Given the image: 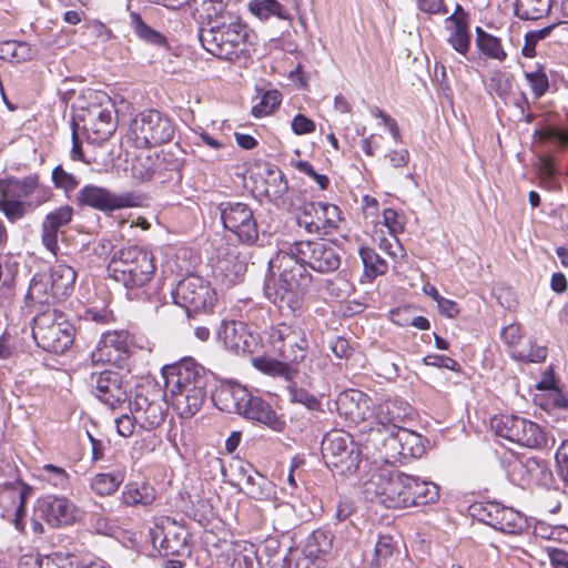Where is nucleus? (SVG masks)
I'll return each mask as SVG.
<instances>
[{"instance_id": "1", "label": "nucleus", "mask_w": 568, "mask_h": 568, "mask_svg": "<svg viewBox=\"0 0 568 568\" xmlns=\"http://www.w3.org/2000/svg\"><path fill=\"white\" fill-rule=\"evenodd\" d=\"M268 264L278 272V281L265 286V296L282 313L295 315L303 308L305 290L312 281L307 267L321 274L333 273L341 266V255L333 243L323 240L295 241L283 244Z\"/></svg>"}, {"instance_id": "2", "label": "nucleus", "mask_w": 568, "mask_h": 568, "mask_svg": "<svg viewBox=\"0 0 568 568\" xmlns=\"http://www.w3.org/2000/svg\"><path fill=\"white\" fill-rule=\"evenodd\" d=\"M200 41L212 55L240 64L256 51V34L239 14H224L223 20L202 28Z\"/></svg>"}, {"instance_id": "3", "label": "nucleus", "mask_w": 568, "mask_h": 568, "mask_svg": "<svg viewBox=\"0 0 568 568\" xmlns=\"http://www.w3.org/2000/svg\"><path fill=\"white\" fill-rule=\"evenodd\" d=\"M108 272L111 278L124 286L129 300L144 301L148 298L145 287L155 272L154 258L144 247H122L113 253Z\"/></svg>"}, {"instance_id": "4", "label": "nucleus", "mask_w": 568, "mask_h": 568, "mask_svg": "<svg viewBox=\"0 0 568 568\" xmlns=\"http://www.w3.org/2000/svg\"><path fill=\"white\" fill-rule=\"evenodd\" d=\"M0 195L4 197L3 215L10 223H16L49 202L53 192L41 183L39 174L33 173L0 179Z\"/></svg>"}, {"instance_id": "5", "label": "nucleus", "mask_w": 568, "mask_h": 568, "mask_svg": "<svg viewBox=\"0 0 568 568\" xmlns=\"http://www.w3.org/2000/svg\"><path fill=\"white\" fill-rule=\"evenodd\" d=\"M74 331L63 314L47 308L32 322V337L38 347L57 355L64 354L73 344Z\"/></svg>"}, {"instance_id": "6", "label": "nucleus", "mask_w": 568, "mask_h": 568, "mask_svg": "<svg viewBox=\"0 0 568 568\" xmlns=\"http://www.w3.org/2000/svg\"><path fill=\"white\" fill-rule=\"evenodd\" d=\"M130 131L139 148H153L173 139L175 124L168 114L150 109L135 115Z\"/></svg>"}, {"instance_id": "7", "label": "nucleus", "mask_w": 568, "mask_h": 568, "mask_svg": "<svg viewBox=\"0 0 568 568\" xmlns=\"http://www.w3.org/2000/svg\"><path fill=\"white\" fill-rule=\"evenodd\" d=\"M365 496L372 503L386 508H407L406 474L379 471L371 476L364 487Z\"/></svg>"}, {"instance_id": "8", "label": "nucleus", "mask_w": 568, "mask_h": 568, "mask_svg": "<svg viewBox=\"0 0 568 568\" xmlns=\"http://www.w3.org/2000/svg\"><path fill=\"white\" fill-rule=\"evenodd\" d=\"M73 201L78 206H89L103 213L141 206L144 196L138 192L114 193L109 189L87 184L75 194Z\"/></svg>"}, {"instance_id": "9", "label": "nucleus", "mask_w": 568, "mask_h": 568, "mask_svg": "<svg viewBox=\"0 0 568 568\" xmlns=\"http://www.w3.org/2000/svg\"><path fill=\"white\" fill-rule=\"evenodd\" d=\"M470 513L477 520L509 535H523L530 527L525 515L496 501L475 504L470 507Z\"/></svg>"}, {"instance_id": "10", "label": "nucleus", "mask_w": 568, "mask_h": 568, "mask_svg": "<svg viewBox=\"0 0 568 568\" xmlns=\"http://www.w3.org/2000/svg\"><path fill=\"white\" fill-rule=\"evenodd\" d=\"M322 454L327 466L337 468L341 473H355L361 463L358 445L344 430H332L324 436Z\"/></svg>"}, {"instance_id": "11", "label": "nucleus", "mask_w": 568, "mask_h": 568, "mask_svg": "<svg viewBox=\"0 0 568 568\" xmlns=\"http://www.w3.org/2000/svg\"><path fill=\"white\" fill-rule=\"evenodd\" d=\"M225 230L233 233L237 241L253 245L258 240V225L251 206L240 201H224L217 205Z\"/></svg>"}, {"instance_id": "12", "label": "nucleus", "mask_w": 568, "mask_h": 568, "mask_svg": "<svg viewBox=\"0 0 568 568\" xmlns=\"http://www.w3.org/2000/svg\"><path fill=\"white\" fill-rule=\"evenodd\" d=\"M491 428L499 437L521 446L538 448L547 443L544 430L536 423L516 415H498L491 418Z\"/></svg>"}, {"instance_id": "13", "label": "nucleus", "mask_w": 568, "mask_h": 568, "mask_svg": "<svg viewBox=\"0 0 568 568\" xmlns=\"http://www.w3.org/2000/svg\"><path fill=\"white\" fill-rule=\"evenodd\" d=\"M343 221L341 209L325 202L304 203L297 214L296 223L308 234L331 235L336 232Z\"/></svg>"}, {"instance_id": "14", "label": "nucleus", "mask_w": 568, "mask_h": 568, "mask_svg": "<svg viewBox=\"0 0 568 568\" xmlns=\"http://www.w3.org/2000/svg\"><path fill=\"white\" fill-rule=\"evenodd\" d=\"M176 305L185 308L186 313L211 310L216 300V293L203 277L190 274L181 280L172 291Z\"/></svg>"}, {"instance_id": "15", "label": "nucleus", "mask_w": 568, "mask_h": 568, "mask_svg": "<svg viewBox=\"0 0 568 568\" xmlns=\"http://www.w3.org/2000/svg\"><path fill=\"white\" fill-rule=\"evenodd\" d=\"M34 513L52 528L71 526L82 517L81 509L72 500L58 495L40 498Z\"/></svg>"}, {"instance_id": "16", "label": "nucleus", "mask_w": 568, "mask_h": 568, "mask_svg": "<svg viewBox=\"0 0 568 568\" xmlns=\"http://www.w3.org/2000/svg\"><path fill=\"white\" fill-rule=\"evenodd\" d=\"M413 415L414 409L402 398L394 397L381 402L374 412V419L378 427L369 429L367 442L375 444L378 439L377 437L382 435V432L403 428L402 424L410 419Z\"/></svg>"}, {"instance_id": "17", "label": "nucleus", "mask_w": 568, "mask_h": 568, "mask_svg": "<svg viewBox=\"0 0 568 568\" xmlns=\"http://www.w3.org/2000/svg\"><path fill=\"white\" fill-rule=\"evenodd\" d=\"M30 494L31 488L21 480L0 484V515L19 531H23L26 526V501Z\"/></svg>"}, {"instance_id": "18", "label": "nucleus", "mask_w": 568, "mask_h": 568, "mask_svg": "<svg viewBox=\"0 0 568 568\" xmlns=\"http://www.w3.org/2000/svg\"><path fill=\"white\" fill-rule=\"evenodd\" d=\"M91 393L111 409L121 407L128 400V392L119 373L103 371L92 373L88 379Z\"/></svg>"}, {"instance_id": "19", "label": "nucleus", "mask_w": 568, "mask_h": 568, "mask_svg": "<svg viewBox=\"0 0 568 568\" xmlns=\"http://www.w3.org/2000/svg\"><path fill=\"white\" fill-rule=\"evenodd\" d=\"M165 389L180 390L181 387L197 383V379L209 382V372L192 357H184L176 363L162 368Z\"/></svg>"}, {"instance_id": "20", "label": "nucleus", "mask_w": 568, "mask_h": 568, "mask_svg": "<svg viewBox=\"0 0 568 568\" xmlns=\"http://www.w3.org/2000/svg\"><path fill=\"white\" fill-rule=\"evenodd\" d=\"M83 130L91 143L106 141L116 129L113 105H92L82 115Z\"/></svg>"}, {"instance_id": "21", "label": "nucleus", "mask_w": 568, "mask_h": 568, "mask_svg": "<svg viewBox=\"0 0 568 568\" xmlns=\"http://www.w3.org/2000/svg\"><path fill=\"white\" fill-rule=\"evenodd\" d=\"M207 384L209 382L204 379H197V384L181 387L180 390L166 389V394L178 415L182 418H190L200 410L206 398Z\"/></svg>"}, {"instance_id": "22", "label": "nucleus", "mask_w": 568, "mask_h": 568, "mask_svg": "<svg viewBox=\"0 0 568 568\" xmlns=\"http://www.w3.org/2000/svg\"><path fill=\"white\" fill-rule=\"evenodd\" d=\"M149 536L160 556H184L189 552L183 531H176L173 527L166 529L155 524L150 528Z\"/></svg>"}, {"instance_id": "23", "label": "nucleus", "mask_w": 568, "mask_h": 568, "mask_svg": "<svg viewBox=\"0 0 568 568\" xmlns=\"http://www.w3.org/2000/svg\"><path fill=\"white\" fill-rule=\"evenodd\" d=\"M372 399L358 389L342 392L336 399V408L341 416L351 423H361L371 412Z\"/></svg>"}, {"instance_id": "24", "label": "nucleus", "mask_w": 568, "mask_h": 568, "mask_svg": "<svg viewBox=\"0 0 568 568\" xmlns=\"http://www.w3.org/2000/svg\"><path fill=\"white\" fill-rule=\"evenodd\" d=\"M239 415L263 424L276 432L283 430L285 426V422L278 418L267 402L261 397L253 396L250 392H247V396L244 398Z\"/></svg>"}, {"instance_id": "25", "label": "nucleus", "mask_w": 568, "mask_h": 568, "mask_svg": "<svg viewBox=\"0 0 568 568\" xmlns=\"http://www.w3.org/2000/svg\"><path fill=\"white\" fill-rule=\"evenodd\" d=\"M73 216V209L70 205H62L48 213L41 226L42 244L54 255L59 250L58 233L61 227L68 225Z\"/></svg>"}, {"instance_id": "26", "label": "nucleus", "mask_w": 568, "mask_h": 568, "mask_svg": "<svg viewBox=\"0 0 568 568\" xmlns=\"http://www.w3.org/2000/svg\"><path fill=\"white\" fill-rule=\"evenodd\" d=\"M130 412L135 415L138 426L144 430H152L164 422V412L160 403L150 400L142 394H136L130 403Z\"/></svg>"}, {"instance_id": "27", "label": "nucleus", "mask_w": 568, "mask_h": 568, "mask_svg": "<svg viewBox=\"0 0 568 568\" xmlns=\"http://www.w3.org/2000/svg\"><path fill=\"white\" fill-rule=\"evenodd\" d=\"M407 507L434 504L439 498V487L420 477L406 474Z\"/></svg>"}, {"instance_id": "28", "label": "nucleus", "mask_w": 568, "mask_h": 568, "mask_svg": "<svg viewBox=\"0 0 568 568\" xmlns=\"http://www.w3.org/2000/svg\"><path fill=\"white\" fill-rule=\"evenodd\" d=\"M247 392L237 383H226L212 394V400L220 410L239 414Z\"/></svg>"}, {"instance_id": "29", "label": "nucleus", "mask_w": 568, "mask_h": 568, "mask_svg": "<svg viewBox=\"0 0 568 568\" xmlns=\"http://www.w3.org/2000/svg\"><path fill=\"white\" fill-rule=\"evenodd\" d=\"M156 499L155 488L145 481H129L124 485L120 504L124 507H149Z\"/></svg>"}, {"instance_id": "30", "label": "nucleus", "mask_w": 568, "mask_h": 568, "mask_svg": "<svg viewBox=\"0 0 568 568\" xmlns=\"http://www.w3.org/2000/svg\"><path fill=\"white\" fill-rule=\"evenodd\" d=\"M308 346L310 343L305 329L301 325L293 323L286 343L278 356L290 363L297 364L305 358Z\"/></svg>"}, {"instance_id": "31", "label": "nucleus", "mask_w": 568, "mask_h": 568, "mask_svg": "<svg viewBox=\"0 0 568 568\" xmlns=\"http://www.w3.org/2000/svg\"><path fill=\"white\" fill-rule=\"evenodd\" d=\"M48 277L57 300H64L73 292L77 273L70 265L58 262L51 267Z\"/></svg>"}, {"instance_id": "32", "label": "nucleus", "mask_w": 568, "mask_h": 568, "mask_svg": "<svg viewBox=\"0 0 568 568\" xmlns=\"http://www.w3.org/2000/svg\"><path fill=\"white\" fill-rule=\"evenodd\" d=\"M217 338L236 353L250 352V345L244 337V325L241 322L223 321L217 329Z\"/></svg>"}, {"instance_id": "33", "label": "nucleus", "mask_w": 568, "mask_h": 568, "mask_svg": "<svg viewBox=\"0 0 568 568\" xmlns=\"http://www.w3.org/2000/svg\"><path fill=\"white\" fill-rule=\"evenodd\" d=\"M49 280L50 278L45 273H37L33 275L26 294V302L28 306L36 304L50 305L57 300L50 287Z\"/></svg>"}, {"instance_id": "34", "label": "nucleus", "mask_w": 568, "mask_h": 568, "mask_svg": "<svg viewBox=\"0 0 568 568\" xmlns=\"http://www.w3.org/2000/svg\"><path fill=\"white\" fill-rule=\"evenodd\" d=\"M18 568H78L77 557L72 555H54L41 558L39 555H23Z\"/></svg>"}, {"instance_id": "35", "label": "nucleus", "mask_w": 568, "mask_h": 568, "mask_svg": "<svg viewBox=\"0 0 568 568\" xmlns=\"http://www.w3.org/2000/svg\"><path fill=\"white\" fill-rule=\"evenodd\" d=\"M125 479L123 468L114 469L110 473H99L90 479V489L100 497L113 495Z\"/></svg>"}, {"instance_id": "36", "label": "nucleus", "mask_w": 568, "mask_h": 568, "mask_svg": "<svg viewBox=\"0 0 568 568\" xmlns=\"http://www.w3.org/2000/svg\"><path fill=\"white\" fill-rule=\"evenodd\" d=\"M155 178L165 180H173L181 178V169L183 160L175 156L172 152H156L153 154Z\"/></svg>"}, {"instance_id": "37", "label": "nucleus", "mask_w": 568, "mask_h": 568, "mask_svg": "<svg viewBox=\"0 0 568 568\" xmlns=\"http://www.w3.org/2000/svg\"><path fill=\"white\" fill-rule=\"evenodd\" d=\"M476 47L478 50L489 59L505 61L507 53L501 45V40L488 32L483 28L476 27Z\"/></svg>"}, {"instance_id": "38", "label": "nucleus", "mask_w": 568, "mask_h": 568, "mask_svg": "<svg viewBox=\"0 0 568 568\" xmlns=\"http://www.w3.org/2000/svg\"><path fill=\"white\" fill-rule=\"evenodd\" d=\"M254 366L273 377H282L288 382V384L294 379L297 374V369L293 367L291 364L281 362L274 358L267 357H256L253 359Z\"/></svg>"}, {"instance_id": "39", "label": "nucleus", "mask_w": 568, "mask_h": 568, "mask_svg": "<svg viewBox=\"0 0 568 568\" xmlns=\"http://www.w3.org/2000/svg\"><path fill=\"white\" fill-rule=\"evenodd\" d=\"M130 26L134 34L141 40L155 47H166L168 39L165 36L148 26L140 13L130 12Z\"/></svg>"}, {"instance_id": "40", "label": "nucleus", "mask_w": 568, "mask_h": 568, "mask_svg": "<svg viewBox=\"0 0 568 568\" xmlns=\"http://www.w3.org/2000/svg\"><path fill=\"white\" fill-rule=\"evenodd\" d=\"M514 8L520 20H538L549 13L551 0H516Z\"/></svg>"}, {"instance_id": "41", "label": "nucleus", "mask_w": 568, "mask_h": 568, "mask_svg": "<svg viewBox=\"0 0 568 568\" xmlns=\"http://www.w3.org/2000/svg\"><path fill=\"white\" fill-rule=\"evenodd\" d=\"M37 50L24 41L7 40L0 42V59L10 62H23L31 60Z\"/></svg>"}, {"instance_id": "42", "label": "nucleus", "mask_w": 568, "mask_h": 568, "mask_svg": "<svg viewBox=\"0 0 568 568\" xmlns=\"http://www.w3.org/2000/svg\"><path fill=\"white\" fill-rule=\"evenodd\" d=\"M333 546V535L323 528L314 530L306 539L304 552L307 558L318 559L328 554Z\"/></svg>"}, {"instance_id": "43", "label": "nucleus", "mask_w": 568, "mask_h": 568, "mask_svg": "<svg viewBox=\"0 0 568 568\" xmlns=\"http://www.w3.org/2000/svg\"><path fill=\"white\" fill-rule=\"evenodd\" d=\"M399 442L403 445L402 456L405 460L409 458H420L426 452V439L418 433L408 428H398Z\"/></svg>"}, {"instance_id": "44", "label": "nucleus", "mask_w": 568, "mask_h": 568, "mask_svg": "<svg viewBox=\"0 0 568 568\" xmlns=\"http://www.w3.org/2000/svg\"><path fill=\"white\" fill-rule=\"evenodd\" d=\"M244 265L240 262L225 260L220 261L214 270V276L225 287L240 283L244 276Z\"/></svg>"}, {"instance_id": "45", "label": "nucleus", "mask_w": 568, "mask_h": 568, "mask_svg": "<svg viewBox=\"0 0 568 568\" xmlns=\"http://www.w3.org/2000/svg\"><path fill=\"white\" fill-rule=\"evenodd\" d=\"M227 559L230 560V568H260L261 566L253 544L233 548Z\"/></svg>"}, {"instance_id": "46", "label": "nucleus", "mask_w": 568, "mask_h": 568, "mask_svg": "<svg viewBox=\"0 0 568 568\" xmlns=\"http://www.w3.org/2000/svg\"><path fill=\"white\" fill-rule=\"evenodd\" d=\"M359 256L364 266V276L368 281H373L387 271L386 262L375 252V250L362 246L359 248Z\"/></svg>"}, {"instance_id": "47", "label": "nucleus", "mask_w": 568, "mask_h": 568, "mask_svg": "<svg viewBox=\"0 0 568 568\" xmlns=\"http://www.w3.org/2000/svg\"><path fill=\"white\" fill-rule=\"evenodd\" d=\"M449 24L450 28L447 42L456 52L466 55L470 48L471 38L469 32V22H458Z\"/></svg>"}, {"instance_id": "48", "label": "nucleus", "mask_w": 568, "mask_h": 568, "mask_svg": "<svg viewBox=\"0 0 568 568\" xmlns=\"http://www.w3.org/2000/svg\"><path fill=\"white\" fill-rule=\"evenodd\" d=\"M51 181L55 189L62 190L65 197L71 200V194L80 184V179L67 171L62 165H57L51 173Z\"/></svg>"}, {"instance_id": "49", "label": "nucleus", "mask_w": 568, "mask_h": 568, "mask_svg": "<svg viewBox=\"0 0 568 568\" xmlns=\"http://www.w3.org/2000/svg\"><path fill=\"white\" fill-rule=\"evenodd\" d=\"M385 433H387V436L381 438L382 435H379L377 437L378 439L375 443V445L379 440L382 442V445H383V447L385 449L386 462H388V463H403V462H405V457L402 456L403 445L399 442L398 429L397 430H386ZM372 444L374 445L373 442H372Z\"/></svg>"}, {"instance_id": "50", "label": "nucleus", "mask_w": 568, "mask_h": 568, "mask_svg": "<svg viewBox=\"0 0 568 568\" xmlns=\"http://www.w3.org/2000/svg\"><path fill=\"white\" fill-rule=\"evenodd\" d=\"M287 392L292 403L301 404L310 410L321 409L320 399L307 389L298 386L296 382L292 381L287 385Z\"/></svg>"}, {"instance_id": "51", "label": "nucleus", "mask_w": 568, "mask_h": 568, "mask_svg": "<svg viewBox=\"0 0 568 568\" xmlns=\"http://www.w3.org/2000/svg\"><path fill=\"white\" fill-rule=\"evenodd\" d=\"M287 191V182L281 171L268 172L265 179V195L270 201L277 203Z\"/></svg>"}, {"instance_id": "52", "label": "nucleus", "mask_w": 568, "mask_h": 568, "mask_svg": "<svg viewBox=\"0 0 568 568\" xmlns=\"http://www.w3.org/2000/svg\"><path fill=\"white\" fill-rule=\"evenodd\" d=\"M282 103V93L278 90H266L257 104L252 109L255 118H263L271 114Z\"/></svg>"}, {"instance_id": "53", "label": "nucleus", "mask_w": 568, "mask_h": 568, "mask_svg": "<svg viewBox=\"0 0 568 568\" xmlns=\"http://www.w3.org/2000/svg\"><path fill=\"white\" fill-rule=\"evenodd\" d=\"M250 10L262 20L271 16H276L281 19L286 18L283 6L276 0H253L250 2Z\"/></svg>"}, {"instance_id": "54", "label": "nucleus", "mask_w": 568, "mask_h": 568, "mask_svg": "<svg viewBox=\"0 0 568 568\" xmlns=\"http://www.w3.org/2000/svg\"><path fill=\"white\" fill-rule=\"evenodd\" d=\"M41 477L57 489H67L70 486V476L64 468L45 464L41 468Z\"/></svg>"}, {"instance_id": "55", "label": "nucleus", "mask_w": 568, "mask_h": 568, "mask_svg": "<svg viewBox=\"0 0 568 568\" xmlns=\"http://www.w3.org/2000/svg\"><path fill=\"white\" fill-rule=\"evenodd\" d=\"M293 323H278L277 325L271 326L266 332V342L271 347L272 352L280 355L282 347L286 343V338L291 331Z\"/></svg>"}, {"instance_id": "56", "label": "nucleus", "mask_w": 568, "mask_h": 568, "mask_svg": "<svg viewBox=\"0 0 568 568\" xmlns=\"http://www.w3.org/2000/svg\"><path fill=\"white\" fill-rule=\"evenodd\" d=\"M101 343L104 348H114L123 354H128L131 347L130 334L123 329L106 332L103 334Z\"/></svg>"}, {"instance_id": "57", "label": "nucleus", "mask_w": 568, "mask_h": 568, "mask_svg": "<svg viewBox=\"0 0 568 568\" xmlns=\"http://www.w3.org/2000/svg\"><path fill=\"white\" fill-rule=\"evenodd\" d=\"M539 139L556 146L568 144V128L564 125H546L537 131Z\"/></svg>"}, {"instance_id": "58", "label": "nucleus", "mask_w": 568, "mask_h": 568, "mask_svg": "<svg viewBox=\"0 0 568 568\" xmlns=\"http://www.w3.org/2000/svg\"><path fill=\"white\" fill-rule=\"evenodd\" d=\"M556 26V23H552L545 28L527 32L525 36V43L521 49L523 55L526 58H534L536 55V44L538 41L547 38Z\"/></svg>"}, {"instance_id": "59", "label": "nucleus", "mask_w": 568, "mask_h": 568, "mask_svg": "<svg viewBox=\"0 0 568 568\" xmlns=\"http://www.w3.org/2000/svg\"><path fill=\"white\" fill-rule=\"evenodd\" d=\"M133 176L142 182L155 179V166L153 154L140 156L132 165Z\"/></svg>"}, {"instance_id": "60", "label": "nucleus", "mask_w": 568, "mask_h": 568, "mask_svg": "<svg viewBox=\"0 0 568 568\" xmlns=\"http://www.w3.org/2000/svg\"><path fill=\"white\" fill-rule=\"evenodd\" d=\"M202 10L209 19V26L217 23L219 20H223L224 14H236L235 12L226 10L225 0H203Z\"/></svg>"}, {"instance_id": "61", "label": "nucleus", "mask_w": 568, "mask_h": 568, "mask_svg": "<svg viewBox=\"0 0 568 568\" xmlns=\"http://www.w3.org/2000/svg\"><path fill=\"white\" fill-rule=\"evenodd\" d=\"M511 357L524 363H541L547 357V348L545 346L535 345L530 342L528 349H515Z\"/></svg>"}, {"instance_id": "62", "label": "nucleus", "mask_w": 568, "mask_h": 568, "mask_svg": "<svg viewBox=\"0 0 568 568\" xmlns=\"http://www.w3.org/2000/svg\"><path fill=\"white\" fill-rule=\"evenodd\" d=\"M89 526L95 534L103 536H112L116 530L113 520L95 511L91 513L89 516Z\"/></svg>"}, {"instance_id": "63", "label": "nucleus", "mask_w": 568, "mask_h": 568, "mask_svg": "<svg viewBox=\"0 0 568 568\" xmlns=\"http://www.w3.org/2000/svg\"><path fill=\"white\" fill-rule=\"evenodd\" d=\"M488 89L499 98L507 97L511 90L510 74L501 71L494 72L489 78Z\"/></svg>"}, {"instance_id": "64", "label": "nucleus", "mask_w": 568, "mask_h": 568, "mask_svg": "<svg viewBox=\"0 0 568 568\" xmlns=\"http://www.w3.org/2000/svg\"><path fill=\"white\" fill-rule=\"evenodd\" d=\"M274 494L273 484L262 474L255 477L253 486H248V497L257 500L268 499Z\"/></svg>"}]
</instances>
